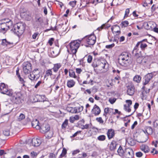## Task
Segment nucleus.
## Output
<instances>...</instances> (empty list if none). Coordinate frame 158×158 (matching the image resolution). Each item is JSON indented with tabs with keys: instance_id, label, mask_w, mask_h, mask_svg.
<instances>
[{
	"instance_id": "27",
	"label": "nucleus",
	"mask_w": 158,
	"mask_h": 158,
	"mask_svg": "<svg viewBox=\"0 0 158 158\" xmlns=\"http://www.w3.org/2000/svg\"><path fill=\"white\" fill-rule=\"evenodd\" d=\"M75 84V82L73 80H68L67 82V85L69 88H72L73 87Z\"/></svg>"
},
{
	"instance_id": "45",
	"label": "nucleus",
	"mask_w": 158,
	"mask_h": 158,
	"mask_svg": "<svg viewBox=\"0 0 158 158\" xmlns=\"http://www.w3.org/2000/svg\"><path fill=\"white\" fill-rule=\"evenodd\" d=\"M68 120L65 119L64 122L61 125V127L62 129H65L67 126L68 125Z\"/></svg>"
},
{
	"instance_id": "41",
	"label": "nucleus",
	"mask_w": 158,
	"mask_h": 158,
	"mask_svg": "<svg viewBox=\"0 0 158 158\" xmlns=\"http://www.w3.org/2000/svg\"><path fill=\"white\" fill-rule=\"evenodd\" d=\"M126 103H127L128 105H124V108L126 109L127 107L129 108L130 107V106L132 104V102L131 100H126Z\"/></svg>"
},
{
	"instance_id": "17",
	"label": "nucleus",
	"mask_w": 158,
	"mask_h": 158,
	"mask_svg": "<svg viewBox=\"0 0 158 158\" xmlns=\"http://www.w3.org/2000/svg\"><path fill=\"white\" fill-rule=\"evenodd\" d=\"M41 143L40 139L37 138H34L32 140V144L34 147H38L40 145Z\"/></svg>"
},
{
	"instance_id": "46",
	"label": "nucleus",
	"mask_w": 158,
	"mask_h": 158,
	"mask_svg": "<svg viewBox=\"0 0 158 158\" xmlns=\"http://www.w3.org/2000/svg\"><path fill=\"white\" fill-rule=\"evenodd\" d=\"M68 111L72 113H76L75 107H68L67 108Z\"/></svg>"
},
{
	"instance_id": "7",
	"label": "nucleus",
	"mask_w": 158,
	"mask_h": 158,
	"mask_svg": "<svg viewBox=\"0 0 158 158\" xmlns=\"http://www.w3.org/2000/svg\"><path fill=\"white\" fill-rule=\"evenodd\" d=\"M22 66L23 72L25 74H28L32 70L31 64L29 62H24Z\"/></svg>"
},
{
	"instance_id": "32",
	"label": "nucleus",
	"mask_w": 158,
	"mask_h": 158,
	"mask_svg": "<svg viewBox=\"0 0 158 158\" xmlns=\"http://www.w3.org/2000/svg\"><path fill=\"white\" fill-rule=\"evenodd\" d=\"M140 148L145 153L148 152L149 150L148 147L147 145H143L140 147Z\"/></svg>"
},
{
	"instance_id": "36",
	"label": "nucleus",
	"mask_w": 158,
	"mask_h": 158,
	"mask_svg": "<svg viewBox=\"0 0 158 158\" xmlns=\"http://www.w3.org/2000/svg\"><path fill=\"white\" fill-rule=\"evenodd\" d=\"M18 77L20 82V83L22 84V86L26 87V85L25 84V81H24L23 79L21 77L20 75H19V76Z\"/></svg>"
},
{
	"instance_id": "51",
	"label": "nucleus",
	"mask_w": 158,
	"mask_h": 158,
	"mask_svg": "<svg viewBox=\"0 0 158 158\" xmlns=\"http://www.w3.org/2000/svg\"><path fill=\"white\" fill-rule=\"evenodd\" d=\"M139 106V104L138 103H135L134 106V109L135 110L131 114L129 115L128 116H130L131 115L133 114L134 112L138 108Z\"/></svg>"
},
{
	"instance_id": "3",
	"label": "nucleus",
	"mask_w": 158,
	"mask_h": 158,
	"mask_svg": "<svg viewBox=\"0 0 158 158\" xmlns=\"http://www.w3.org/2000/svg\"><path fill=\"white\" fill-rule=\"evenodd\" d=\"M83 40L89 45H93L96 42V37L93 33L85 36Z\"/></svg>"
},
{
	"instance_id": "38",
	"label": "nucleus",
	"mask_w": 158,
	"mask_h": 158,
	"mask_svg": "<svg viewBox=\"0 0 158 158\" xmlns=\"http://www.w3.org/2000/svg\"><path fill=\"white\" fill-rule=\"evenodd\" d=\"M52 69H48L46 71L45 74L44 76L45 77H48L49 76L50 77L51 75H52Z\"/></svg>"
},
{
	"instance_id": "58",
	"label": "nucleus",
	"mask_w": 158,
	"mask_h": 158,
	"mask_svg": "<svg viewBox=\"0 0 158 158\" xmlns=\"http://www.w3.org/2000/svg\"><path fill=\"white\" fill-rule=\"evenodd\" d=\"M9 28H0V30L1 32L3 33H5L7 31V30H8Z\"/></svg>"
},
{
	"instance_id": "56",
	"label": "nucleus",
	"mask_w": 158,
	"mask_h": 158,
	"mask_svg": "<svg viewBox=\"0 0 158 158\" xmlns=\"http://www.w3.org/2000/svg\"><path fill=\"white\" fill-rule=\"evenodd\" d=\"M76 3V1H71L69 3V4L70 6H71L72 7H74Z\"/></svg>"
},
{
	"instance_id": "33",
	"label": "nucleus",
	"mask_w": 158,
	"mask_h": 158,
	"mask_svg": "<svg viewBox=\"0 0 158 158\" xmlns=\"http://www.w3.org/2000/svg\"><path fill=\"white\" fill-rule=\"evenodd\" d=\"M12 44L13 43L7 41L6 39H3L2 40V44L3 46L8 47Z\"/></svg>"
},
{
	"instance_id": "28",
	"label": "nucleus",
	"mask_w": 158,
	"mask_h": 158,
	"mask_svg": "<svg viewBox=\"0 0 158 158\" xmlns=\"http://www.w3.org/2000/svg\"><path fill=\"white\" fill-rule=\"evenodd\" d=\"M144 131V133H145L146 132L148 135H151L153 133V130L151 127H147L145 129V130Z\"/></svg>"
},
{
	"instance_id": "34",
	"label": "nucleus",
	"mask_w": 158,
	"mask_h": 158,
	"mask_svg": "<svg viewBox=\"0 0 158 158\" xmlns=\"http://www.w3.org/2000/svg\"><path fill=\"white\" fill-rule=\"evenodd\" d=\"M61 66V65L60 63L55 64L54 67L52 69L53 70L54 72L56 73L58 71Z\"/></svg>"
},
{
	"instance_id": "16",
	"label": "nucleus",
	"mask_w": 158,
	"mask_h": 158,
	"mask_svg": "<svg viewBox=\"0 0 158 158\" xmlns=\"http://www.w3.org/2000/svg\"><path fill=\"white\" fill-rule=\"evenodd\" d=\"M98 67L103 69H106L108 67V64L107 62L104 60L102 61H98Z\"/></svg>"
},
{
	"instance_id": "22",
	"label": "nucleus",
	"mask_w": 158,
	"mask_h": 158,
	"mask_svg": "<svg viewBox=\"0 0 158 158\" xmlns=\"http://www.w3.org/2000/svg\"><path fill=\"white\" fill-rule=\"evenodd\" d=\"M58 50L56 49H52L51 50L49 56L52 58H55L59 54Z\"/></svg>"
},
{
	"instance_id": "21",
	"label": "nucleus",
	"mask_w": 158,
	"mask_h": 158,
	"mask_svg": "<svg viewBox=\"0 0 158 158\" xmlns=\"http://www.w3.org/2000/svg\"><path fill=\"white\" fill-rule=\"evenodd\" d=\"M118 61V63L120 65L123 66H127L129 65V63L130 61V59H127V60L126 59L124 60H122L121 61L120 60Z\"/></svg>"
},
{
	"instance_id": "49",
	"label": "nucleus",
	"mask_w": 158,
	"mask_h": 158,
	"mask_svg": "<svg viewBox=\"0 0 158 158\" xmlns=\"http://www.w3.org/2000/svg\"><path fill=\"white\" fill-rule=\"evenodd\" d=\"M122 26H123L124 27H127L129 24V22L127 21H125L122 22L121 23Z\"/></svg>"
},
{
	"instance_id": "6",
	"label": "nucleus",
	"mask_w": 158,
	"mask_h": 158,
	"mask_svg": "<svg viewBox=\"0 0 158 158\" xmlns=\"http://www.w3.org/2000/svg\"><path fill=\"white\" fill-rule=\"evenodd\" d=\"M40 77V72L38 69L34 70L28 76V77L31 81H37Z\"/></svg>"
},
{
	"instance_id": "18",
	"label": "nucleus",
	"mask_w": 158,
	"mask_h": 158,
	"mask_svg": "<svg viewBox=\"0 0 158 158\" xmlns=\"http://www.w3.org/2000/svg\"><path fill=\"white\" fill-rule=\"evenodd\" d=\"M92 112L95 115H97L100 114L101 110L98 106L96 105H95L92 110Z\"/></svg>"
},
{
	"instance_id": "2",
	"label": "nucleus",
	"mask_w": 158,
	"mask_h": 158,
	"mask_svg": "<svg viewBox=\"0 0 158 158\" xmlns=\"http://www.w3.org/2000/svg\"><path fill=\"white\" fill-rule=\"evenodd\" d=\"M133 54H135V57L136 59V62L139 64H143L147 62L146 60H148L150 61L153 57L152 55H151L149 56H146L144 57H143L141 55L137 52H134Z\"/></svg>"
},
{
	"instance_id": "62",
	"label": "nucleus",
	"mask_w": 158,
	"mask_h": 158,
	"mask_svg": "<svg viewBox=\"0 0 158 158\" xmlns=\"http://www.w3.org/2000/svg\"><path fill=\"white\" fill-rule=\"evenodd\" d=\"M54 41V39L53 38H51L49 39L48 41V43L49 44L50 46H52L53 44V42Z\"/></svg>"
},
{
	"instance_id": "13",
	"label": "nucleus",
	"mask_w": 158,
	"mask_h": 158,
	"mask_svg": "<svg viewBox=\"0 0 158 158\" xmlns=\"http://www.w3.org/2000/svg\"><path fill=\"white\" fill-rule=\"evenodd\" d=\"M130 55L127 52H123L119 56L118 58V60H120L121 61L123 60L127 59H130Z\"/></svg>"
},
{
	"instance_id": "12",
	"label": "nucleus",
	"mask_w": 158,
	"mask_h": 158,
	"mask_svg": "<svg viewBox=\"0 0 158 158\" xmlns=\"http://www.w3.org/2000/svg\"><path fill=\"white\" fill-rule=\"evenodd\" d=\"M50 129L49 125L47 123H44L40 126V131L42 133L47 132Z\"/></svg>"
},
{
	"instance_id": "9",
	"label": "nucleus",
	"mask_w": 158,
	"mask_h": 158,
	"mask_svg": "<svg viewBox=\"0 0 158 158\" xmlns=\"http://www.w3.org/2000/svg\"><path fill=\"white\" fill-rule=\"evenodd\" d=\"M139 46H140L141 50H144L145 48L147 47V45L146 44L142 42V41L138 42L133 50V53H134V52H138L139 47Z\"/></svg>"
},
{
	"instance_id": "15",
	"label": "nucleus",
	"mask_w": 158,
	"mask_h": 158,
	"mask_svg": "<svg viewBox=\"0 0 158 158\" xmlns=\"http://www.w3.org/2000/svg\"><path fill=\"white\" fill-rule=\"evenodd\" d=\"M1 93L10 96L12 95L13 91L11 89H9L8 86L7 85L6 87L4 88L3 91H1Z\"/></svg>"
},
{
	"instance_id": "35",
	"label": "nucleus",
	"mask_w": 158,
	"mask_h": 158,
	"mask_svg": "<svg viewBox=\"0 0 158 158\" xmlns=\"http://www.w3.org/2000/svg\"><path fill=\"white\" fill-rule=\"evenodd\" d=\"M83 107L82 106L75 107L76 113L81 112L83 110Z\"/></svg>"
},
{
	"instance_id": "14",
	"label": "nucleus",
	"mask_w": 158,
	"mask_h": 158,
	"mask_svg": "<svg viewBox=\"0 0 158 158\" xmlns=\"http://www.w3.org/2000/svg\"><path fill=\"white\" fill-rule=\"evenodd\" d=\"M135 92V88L133 85H131L127 87V94L130 95H133Z\"/></svg>"
},
{
	"instance_id": "26",
	"label": "nucleus",
	"mask_w": 158,
	"mask_h": 158,
	"mask_svg": "<svg viewBox=\"0 0 158 158\" xmlns=\"http://www.w3.org/2000/svg\"><path fill=\"white\" fill-rule=\"evenodd\" d=\"M10 20H9V21L6 22H4L2 23H0V28H10V26L9 24L10 23Z\"/></svg>"
},
{
	"instance_id": "42",
	"label": "nucleus",
	"mask_w": 158,
	"mask_h": 158,
	"mask_svg": "<svg viewBox=\"0 0 158 158\" xmlns=\"http://www.w3.org/2000/svg\"><path fill=\"white\" fill-rule=\"evenodd\" d=\"M47 133L45 134L46 138L48 139H50L52 136L53 135V133L52 131H49L47 132Z\"/></svg>"
},
{
	"instance_id": "30",
	"label": "nucleus",
	"mask_w": 158,
	"mask_h": 158,
	"mask_svg": "<svg viewBox=\"0 0 158 158\" xmlns=\"http://www.w3.org/2000/svg\"><path fill=\"white\" fill-rule=\"evenodd\" d=\"M117 152L118 155L122 156H124L125 154V150H123L122 147L121 146H119L118 150Z\"/></svg>"
},
{
	"instance_id": "20",
	"label": "nucleus",
	"mask_w": 158,
	"mask_h": 158,
	"mask_svg": "<svg viewBox=\"0 0 158 158\" xmlns=\"http://www.w3.org/2000/svg\"><path fill=\"white\" fill-rule=\"evenodd\" d=\"M32 126L36 129H40V126L39 121L36 119L33 120L31 122Z\"/></svg>"
},
{
	"instance_id": "39",
	"label": "nucleus",
	"mask_w": 158,
	"mask_h": 158,
	"mask_svg": "<svg viewBox=\"0 0 158 158\" xmlns=\"http://www.w3.org/2000/svg\"><path fill=\"white\" fill-rule=\"evenodd\" d=\"M141 78L139 75H135L133 78V80L137 83H139L141 80Z\"/></svg>"
},
{
	"instance_id": "5",
	"label": "nucleus",
	"mask_w": 158,
	"mask_h": 158,
	"mask_svg": "<svg viewBox=\"0 0 158 158\" xmlns=\"http://www.w3.org/2000/svg\"><path fill=\"white\" fill-rule=\"evenodd\" d=\"M12 100V102L16 104H19L22 102V95L19 92L14 93H13Z\"/></svg>"
},
{
	"instance_id": "55",
	"label": "nucleus",
	"mask_w": 158,
	"mask_h": 158,
	"mask_svg": "<svg viewBox=\"0 0 158 158\" xmlns=\"http://www.w3.org/2000/svg\"><path fill=\"white\" fill-rule=\"evenodd\" d=\"M108 27L106 26V24H103L100 27H98V30L100 31L103 28H106Z\"/></svg>"
},
{
	"instance_id": "63",
	"label": "nucleus",
	"mask_w": 158,
	"mask_h": 158,
	"mask_svg": "<svg viewBox=\"0 0 158 158\" xmlns=\"http://www.w3.org/2000/svg\"><path fill=\"white\" fill-rule=\"evenodd\" d=\"M136 156L138 157H140L143 155V153L141 152H138L136 153Z\"/></svg>"
},
{
	"instance_id": "8",
	"label": "nucleus",
	"mask_w": 158,
	"mask_h": 158,
	"mask_svg": "<svg viewBox=\"0 0 158 158\" xmlns=\"http://www.w3.org/2000/svg\"><path fill=\"white\" fill-rule=\"evenodd\" d=\"M155 73V72L148 73L144 77V81L143 82L144 86L142 88V89L144 90L145 88L144 85L148 84L151 79L155 76L154 74Z\"/></svg>"
},
{
	"instance_id": "25",
	"label": "nucleus",
	"mask_w": 158,
	"mask_h": 158,
	"mask_svg": "<svg viewBox=\"0 0 158 158\" xmlns=\"http://www.w3.org/2000/svg\"><path fill=\"white\" fill-rule=\"evenodd\" d=\"M42 97H44V96L36 95L34 98L35 102H44V100L42 99Z\"/></svg>"
},
{
	"instance_id": "50",
	"label": "nucleus",
	"mask_w": 158,
	"mask_h": 158,
	"mask_svg": "<svg viewBox=\"0 0 158 158\" xmlns=\"http://www.w3.org/2000/svg\"><path fill=\"white\" fill-rule=\"evenodd\" d=\"M10 131L8 129H5L3 131V134L5 136H8L10 134Z\"/></svg>"
},
{
	"instance_id": "31",
	"label": "nucleus",
	"mask_w": 158,
	"mask_h": 158,
	"mask_svg": "<svg viewBox=\"0 0 158 158\" xmlns=\"http://www.w3.org/2000/svg\"><path fill=\"white\" fill-rule=\"evenodd\" d=\"M154 23L152 21L148 22L146 23L145 24H146V29H150L154 28V26L153 24Z\"/></svg>"
},
{
	"instance_id": "10",
	"label": "nucleus",
	"mask_w": 158,
	"mask_h": 158,
	"mask_svg": "<svg viewBox=\"0 0 158 158\" xmlns=\"http://www.w3.org/2000/svg\"><path fill=\"white\" fill-rule=\"evenodd\" d=\"M134 156V152L131 148H127L125 149L124 156L126 158H132Z\"/></svg>"
},
{
	"instance_id": "1",
	"label": "nucleus",
	"mask_w": 158,
	"mask_h": 158,
	"mask_svg": "<svg viewBox=\"0 0 158 158\" xmlns=\"http://www.w3.org/2000/svg\"><path fill=\"white\" fill-rule=\"evenodd\" d=\"M25 27L22 23H17L14 25L11 31L18 36L23 34L25 30Z\"/></svg>"
},
{
	"instance_id": "47",
	"label": "nucleus",
	"mask_w": 158,
	"mask_h": 158,
	"mask_svg": "<svg viewBox=\"0 0 158 158\" xmlns=\"http://www.w3.org/2000/svg\"><path fill=\"white\" fill-rule=\"evenodd\" d=\"M7 85H5L4 83H2L0 84V92L3 91L4 88L7 86Z\"/></svg>"
},
{
	"instance_id": "48",
	"label": "nucleus",
	"mask_w": 158,
	"mask_h": 158,
	"mask_svg": "<svg viewBox=\"0 0 158 158\" xmlns=\"http://www.w3.org/2000/svg\"><path fill=\"white\" fill-rule=\"evenodd\" d=\"M25 118V115L23 114H21L18 117L17 120L18 121H20L24 119Z\"/></svg>"
},
{
	"instance_id": "59",
	"label": "nucleus",
	"mask_w": 158,
	"mask_h": 158,
	"mask_svg": "<svg viewBox=\"0 0 158 158\" xmlns=\"http://www.w3.org/2000/svg\"><path fill=\"white\" fill-rule=\"evenodd\" d=\"M130 10L129 9L127 8L126 10L124 17H127L128 16V14L129 13Z\"/></svg>"
},
{
	"instance_id": "57",
	"label": "nucleus",
	"mask_w": 158,
	"mask_h": 158,
	"mask_svg": "<svg viewBox=\"0 0 158 158\" xmlns=\"http://www.w3.org/2000/svg\"><path fill=\"white\" fill-rule=\"evenodd\" d=\"M93 59V57L91 55H89L88 56L87 58V62L89 63H90L91 62L92 60Z\"/></svg>"
},
{
	"instance_id": "64",
	"label": "nucleus",
	"mask_w": 158,
	"mask_h": 158,
	"mask_svg": "<svg viewBox=\"0 0 158 158\" xmlns=\"http://www.w3.org/2000/svg\"><path fill=\"white\" fill-rule=\"evenodd\" d=\"M49 158H56V156L55 154L52 153H50L49 156Z\"/></svg>"
},
{
	"instance_id": "43",
	"label": "nucleus",
	"mask_w": 158,
	"mask_h": 158,
	"mask_svg": "<svg viewBox=\"0 0 158 158\" xmlns=\"http://www.w3.org/2000/svg\"><path fill=\"white\" fill-rule=\"evenodd\" d=\"M113 110V109H112L109 108L108 107L104 109V113L107 114L108 113H112Z\"/></svg>"
},
{
	"instance_id": "61",
	"label": "nucleus",
	"mask_w": 158,
	"mask_h": 158,
	"mask_svg": "<svg viewBox=\"0 0 158 158\" xmlns=\"http://www.w3.org/2000/svg\"><path fill=\"white\" fill-rule=\"evenodd\" d=\"M114 46V44L113 43L112 44H111L109 45H107L106 46V48L108 49H110L113 47Z\"/></svg>"
},
{
	"instance_id": "40",
	"label": "nucleus",
	"mask_w": 158,
	"mask_h": 158,
	"mask_svg": "<svg viewBox=\"0 0 158 158\" xmlns=\"http://www.w3.org/2000/svg\"><path fill=\"white\" fill-rule=\"evenodd\" d=\"M69 76L72 77L76 78L77 76L75 75V72L73 70H70L69 71Z\"/></svg>"
},
{
	"instance_id": "37",
	"label": "nucleus",
	"mask_w": 158,
	"mask_h": 158,
	"mask_svg": "<svg viewBox=\"0 0 158 158\" xmlns=\"http://www.w3.org/2000/svg\"><path fill=\"white\" fill-rule=\"evenodd\" d=\"M67 153V150L64 148H63L61 153L59 156V158H62L65 156Z\"/></svg>"
},
{
	"instance_id": "11",
	"label": "nucleus",
	"mask_w": 158,
	"mask_h": 158,
	"mask_svg": "<svg viewBox=\"0 0 158 158\" xmlns=\"http://www.w3.org/2000/svg\"><path fill=\"white\" fill-rule=\"evenodd\" d=\"M111 30L113 33L115 35V36H118L121 34L120 28L117 25L113 26L111 28Z\"/></svg>"
},
{
	"instance_id": "19",
	"label": "nucleus",
	"mask_w": 158,
	"mask_h": 158,
	"mask_svg": "<svg viewBox=\"0 0 158 158\" xmlns=\"http://www.w3.org/2000/svg\"><path fill=\"white\" fill-rule=\"evenodd\" d=\"M117 145V142L115 140H112L110 145V150L111 151L114 150L116 149Z\"/></svg>"
},
{
	"instance_id": "53",
	"label": "nucleus",
	"mask_w": 158,
	"mask_h": 158,
	"mask_svg": "<svg viewBox=\"0 0 158 158\" xmlns=\"http://www.w3.org/2000/svg\"><path fill=\"white\" fill-rule=\"evenodd\" d=\"M90 125L88 124H86L85 125L81 126V129L83 130L84 129H88L89 128Z\"/></svg>"
},
{
	"instance_id": "4",
	"label": "nucleus",
	"mask_w": 158,
	"mask_h": 158,
	"mask_svg": "<svg viewBox=\"0 0 158 158\" xmlns=\"http://www.w3.org/2000/svg\"><path fill=\"white\" fill-rule=\"evenodd\" d=\"M81 41L79 40H74L70 43V50L73 54H75L80 46Z\"/></svg>"
},
{
	"instance_id": "60",
	"label": "nucleus",
	"mask_w": 158,
	"mask_h": 158,
	"mask_svg": "<svg viewBox=\"0 0 158 158\" xmlns=\"http://www.w3.org/2000/svg\"><path fill=\"white\" fill-rule=\"evenodd\" d=\"M30 154L31 156L33 158L36 157L37 155L36 152H35L34 151L31 152Z\"/></svg>"
},
{
	"instance_id": "29",
	"label": "nucleus",
	"mask_w": 158,
	"mask_h": 158,
	"mask_svg": "<svg viewBox=\"0 0 158 158\" xmlns=\"http://www.w3.org/2000/svg\"><path fill=\"white\" fill-rule=\"evenodd\" d=\"M80 117L79 115H75L74 116H72L70 117L69 121L71 123H73L75 120H77L79 119Z\"/></svg>"
},
{
	"instance_id": "54",
	"label": "nucleus",
	"mask_w": 158,
	"mask_h": 158,
	"mask_svg": "<svg viewBox=\"0 0 158 158\" xmlns=\"http://www.w3.org/2000/svg\"><path fill=\"white\" fill-rule=\"evenodd\" d=\"M60 72L59 73V74L57 76V77L55 78V79L54 81V85L56 82L58 81L59 79L60 78Z\"/></svg>"
},
{
	"instance_id": "52",
	"label": "nucleus",
	"mask_w": 158,
	"mask_h": 158,
	"mask_svg": "<svg viewBox=\"0 0 158 158\" xmlns=\"http://www.w3.org/2000/svg\"><path fill=\"white\" fill-rule=\"evenodd\" d=\"M96 120L100 123L103 124L104 123V121L102 120L101 117L97 118H96Z\"/></svg>"
},
{
	"instance_id": "24",
	"label": "nucleus",
	"mask_w": 158,
	"mask_h": 158,
	"mask_svg": "<svg viewBox=\"0 0 158 158\" xmlns=\"http://www.w3.org/2000/svg\"><path fill=\"white\" fill-rule=\"evenodd\" d=\"M35 22L39 26H41L43 23L44 20L42 16H37L35 18Z\"/></svg>"
},
{
	"instance_id": "44",
	"label": "nucleus",
	"mask_w": 158,
	"mask_h": 158,
	"mask_svg": "<svg viewBox=\"0 0 158 158\" xmlns=\"http://www.w3.org/2000/svg\"><path fill=\"white\" fill-rule=\"evenodd\" d=\"M106 137L104 135H102L98 136L97 139L100 141H103L106 139Z\"/></svg>"
},
{
	"instance_id": "23",
	"label": "nucleus",
	"mask_w": 158,
	"mask_h": 158,
	"mask_svg": "<svg viewBox=\"0 0 158 158\" xmlns=\"http://www.w3.org/2000/svg\"><path fill=\"white\" fill-rule=\"evenodd\" d=\"M107 134L109 139H110L114 136L115 133L114 130L112 129L108 130Z\"/></svg>"
}]
</instances>
